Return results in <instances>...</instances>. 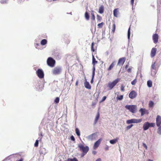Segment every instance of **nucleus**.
Returning a JSON list of instances; mask_svg holds the SVG:
<instances>
[{"instance_id": "f257e3e1", "label": "nucleus", "mask_w": 161, "mask_h": 161, "mask_svg": "<svg viewBox=\"0 0 161 161\" xmlns=\"http://www.w3.org/2000/svg\"><path fill=\"white\" fill-rule=\"evenodd\" d=\"M120 79L117 78L112 82H109L107 85L108 90H111L120 81Z\"/></svg>"}, {"instance_id": "f03ea898", "label": "nucleus", "mask_w": 161, "mask_h": 161, "mask_svg": "<svg viewBox=\"0 0 161 161\" xmlns=\"http://www.w3.org/2000/svg\"><path fill=\"white\" fill-rule=\"evenodd\" d=\"M78 147L79 148L80 150L83 152L84 155L86 154L89 151V147L87 146L85 147L82 144H79Z\"/></svg>"}, {"instance_id": "7ed1b4c3", "label": "nucleus", "mask_w": 161, "mask_h": 161, "mask_svg": "<svg viewBox=\"0 0 161 161\" xmlns=\"http://www.w3.org/2000/svg\"><path fill=\"white\" fill-rule=\"evenodd\" d=\"M125 108L132 113H135L136 110V107L135 105H126Z\"/></svg>"}, {"instance_id": "20e7f679", "label": "nucleus", "mask_w": 161, "mask_h": 161, "mask_svg": "<svg viewBox=\"0 0 161 161\" xmlns=\"http://www.w3.org/2000/svg\"><path fill=\"white\" fill-rule=\"evenodd\" d=\"M142 120V119H133L127 120L126 121V123L128 124L131 123H138L141 122Z\"/></svg>"}, {"instance_id": "39448f33", "label": "nucleus", "mask_w": 161, "mask_h": 161, "mask_svg": "<svg viewBox=\"0 0 161 161\" xmlns=\"http://www.w3.org/2000/svg\"><path fill=\"white\" fill-rule=\"evenodd\" d=\"M47 63L49 66L53 67L55 65V61L51 57H49L47 59Z\"/></svg>"}, {"instance_id": "423d86ee", "label": "nucleus", "mask_w": 161, "mask_h": 161, "mask_svg": "<svg viewBox=\"0 0 161 161\" xmlns=\"http://www.w3.org/2000/svg\"><path fill=\"white\" fill-rule=\"evenodd\" d=\"M36 74L40 78L42 79L44 77V74L42 69H38L36 72Z\"/></svg>"}, {"instance_id": "0eeeda50", "label": "nucleus", "mask_w": 161, "mask_h": 161, "mask_svg": "<svg viewBox=\"0 0 161 161\" xmlns=\"http://www.w3.org/2000/svg\"><path fill=\"white\" fill-rule=\"evenodd\" d=\"M126 59L125 57H122L120 58L118 60L117 65L119 66L123 65L125 62Z\"/></svg>"}, {"instance_id": "6e6552de", "label": "nucleus", "mask_w": 161, "mask_h": 161, "mask_svg": "<svg viewBox=\"0 0 161 161\" xmlns=\"http://www.w3.org/2000/svg\"><path fill=\"white\" fill-rule=\"evenodd\" d=\"M61 69L59 67H56L53 70V74L58 75L60 73Z\"/></svg>"}, {"instance_id": "1a4fd4ad", "label": "nucleus", "mask_w": 161, "mask_h": 161, "mask_svg": "<svg viewBox=\"0 0 161 161\" xmlns=\"http://www.w3.org/2000/svg\"><path fill=\"white\" fill-rule=\"evenodd\" d=\"M137 95V93L134 91H131L129 94V97L132 99L135 98Z\"/></svg>"}, {"instance_id": "9d476101", "label": "nucleus", "mask_w": 161, "mask_h": 161, "mask_svg": "<svg viewBox=\"0 0 161 161\" xmlns=\"http://www.w3.org/2000/svg\"><path fill=\"white\" fill-rule=\"evenodd\" d=\"M97 137V132L93 133L87 137V139L89 140H94Z\"/></svg>"}, {"instance_id": "9b49d317", "label": "nucleus", "mask_w": 161, "mask_h": 161, "mask_svg": "<svg viewBox=\"0 0 161 161\" xmlns=\"http://www.w3.org/2000/svg\"><path fill=\"white\" fill-rule=\"evenodd\" d=\"M156 124L157 126L159 127L161 124V117L160 115H158L156 118Z\"/></svg>"}, {"instance_id": "f8f14e48", "label": "nucleus", "mask_w": 161, "mask_h": 161, "mask_svg": "<svg viewBox=\"0 0 161 161\" xmlns=\"http://www.w3.org/2000/svg\"><path fill=\"white\" fill-rule=\"evenodd\" d=\"M102 140V138H100L95 143L93 146V148L94 149L97 148L98 147Z\"/></svg>"}, {"instance_id": "ddd939ff", "label": "nucleus", "mask_w": 161, "mask_h": 161, "mask_svg": "<svg viewBox=\"0 0 161 161\" xmlns=\"http://www.w3.org/2000/svg\"><path fill=\"white\" fill-rule=\"evenodd\" d=\"M139 112L141 113V116H142L145 114H148L149 112L145 108H141L139 110Z\"/></svg>"}, {"instance_id": "4468645a", "label": "nucleus", "mask_w": 161, "mask_h": 161, "mask_svg": "<svg viewBox=\"0 0 161 161\" xmlns=\"http://www.w3.org/2000/svg\"><path fill=\"white\" fill-rule=\"evenodd\" d=\"M153 42L156 44L158 41V36L157 34H154L153 36Z\"/></svg>"}, {"instance_id": "2eb2a0df", "label": "nucleus", "mask_w": 161, "mask_h": 161, "mask_svg": "<svg viewBox=\"0 0 161 161\" xmlns=\"http://www.w3.org/2000/svg\"><path fill=\"white\" fill-rule=\"evenodd\" d=\"M157 52V49L156 48H153L151 51V56L153 58Z\"/></svg>"}, {"instance_id": "dca6fc26", "label": "nucleus", "mask_w": 161, "mask_h": 161, "mask_svg": "<svg viewBox=\"0 0 161 161\" xmlns=\"http://www.w3.org/2000/svg\"><path fill=\"white\" fill-rule=\"evenodd\" d=\"M149 123L148 122H145L143 125V129L144 130H147L149 127Z\"/></svg>"}, {"instance_id": "f3484780", "label": "nucleus", "mask_w": 161, "mask_h": 161, "mask_svg": "<svg viewBox=\"0 0 161 161\" xmlns=\"http://www.w3.org/2000/svg\"><path fill=\"white\" fill-rule=\"evenodd\" d=\"M116 62L115 61H113L111 64H110V65L109 66V67L108 69V71H109L111 70L113 67L115 65Z\"/></svg>"}, {"instance_id": "a211bd4d", "label": "nucleus", "mask_w": 161, "mask_h": 161, "mask_svg": "<svg viewBox=\"0 0 161 161\" xmlns=\"http://www.w3.org/2000/svg\"><path fill=\"white\" fill-rule=\"evenodd\" d=\"M84 86L87 89H91V86L90 85L89 83L87 81H86L84 83Z\"/></svg>"}, {"instance_id": "6ab92c4d", "label": "nucleus", "mask_w": 161, "mask_h": 161, "mask_svg": "<svg viewBox=\"0 0 161 161\" xmlns=\"http://www.w3.org/2000/svg\"><path fill=\"white\" fill-rule=\"evenodd\" d=\"M151 69L152 70H156V62H155L152 63L151 66Z\"/></svg>"}, {"instance_id": "aec40b11", "label": "nucleus", "mask_w": 161, "mask_h": 161, "mask_svg": "<svg viewBox=\"0 0 161 161\" xmlns=\"http://www.w3.org/2000/svg\"><path fill=\"white\" fill-rule=\"evenodd\" d=\"M100 114L99 112H98L94 120V124H96L97 122V121L99 118Z\"/></svg>"}, {"instance_id": "412c9836", "label": "nucleus", "mask_w": 161, "mask_h": 161, "mask_svg": "<svg viewBox=\"0 0 161 161\" xmlns=\"http://www.w3.org/2000/svg\"><path fill=\"white\" fill-rule=\"evenodd\" d=\"M38 139H39V140H37L35 142L34 144V146L35 147H37L38 146V144H39V141H40L41 142L42 137H41V138L39 137L38 138Z\"/></svg>"}, {"instance_id": "4be33fe9", "label": "nucleus", "mask_w": 161, "mask_h": 161, "mask_svg": "<svg viewBox=\"0 0 161 161\" xmlns=\"http://www.w3.org/2000/svg\"><path fill=\"white\" fill-rule=\"evenodd\" d=\"M104 10V6L103 5H101L99 7L98 12L100 14H102L103 13Z\"/></svg>"}, {"instance_id": "5701e85b", "label": "nucleus", "mask_w": 161, "mask_h": 161, "mask_svg": "<svg viewBox=\"0 0 161 161\" xmlns=\"http://www.w3.org/2000/svg\"><path fill=\"white\" fill-rule=\"evenodd\" d=\"M114 16L115 17H117L118 14V9L117 8L115 9L113 11Z\"/></svg>"}, {"instance_id": "b1692460", "label": "nucleus", "mask_w": 161, "mask_h": 161, "mask_svg": "<svg viewBox=\"0 0 161 161\" xmlns=\"http://www.w3.org/2000/svg\"><path fill=\"white\" fill-rule=\"evenodd\" d=\"M92 64H93L94 66H95V64L97 63V61L96 60L94 56L93 55H92Z\"/></svg>"}, {"instance_id": "393cba45", "label": "nucleus", "mask_w": 161, "mask_h": 161, "mask_svg": "<svg viewBox=\"0 0 161 161\" xmlns=\"http://www.w3.org/2000/svg\"><path fill=\"white\" fill-rule=\"evenodd\" d=\"M91 19L92 21L95 20V16L94 13L93 11H92L91 13Z\"/></svg>"}, {"instance_id": "a878e982", "label": "nucleus", "mask_w": 161, "mask_h": 161, "mask_svg": "<svg viewBox=\"0 0 161 161\" xmlns=\"http://www.w3.org/2000/svg\"><path fill=\"white\" fill-rule=\"evenodd\" d=\"M85 17L86 19L88 20L89 19V16L88 13L87 12H86L85 14Z\"/></svg>"}, {"instance_id": "bb28decb", "label": "nucleus", "mask_w": 161, "mask_h": 161, "mask_svg": "<svg viewBox=\"0 0 161 161\" xmlns=\"http://www.w3.org/2000/svg\"><path fill=\"white\" fill-rule=\"evenodd\" d=\"M118 138L114 139L110 141V143L112 144H114L118 141Z\"/></svg>"}, {"instance_id": "cd10ccee", "label": "nucleus", "mask_w": 161, "mask_h": 161, "mask_svg": "<svg viewBox=\"0 0 161 161\" xmlns=\"http://www.w3.org/2000/svg\"><path fill=\"white\" fill-rule=\"evenodd\" d=\"M47 40L45 39L42 40L41 42V44L42 45H44L47 44Z\"/></svg>"}, {"instance_id": "c85d7f7f", "label": "nucleus", "mask_w": 161, "mask_h": 161, "mask_svg": "<svg viewBox=\"0 0 161 161\" xmlns=\"http://www.w3.org/2000/svg\"><path fill=\"white\" fill-rule=\"evenodd\" d=\"M147 85L149 87H151L152 86V82L151 80H149L147 81Z\"/></svg>"}, {"instance_id": "c756f323", "label": "nucleus", "mask_w": 161, "mask_h": 161, "mask_svg": "<svg viewBox=\"0 0 161 161\" xmlns=\"http://www.w3.org/2000/svg\"><path fill=\"white\" fill-rule=\"evenodd\" d=\"M123 95H121L120 96L118 95L117 96L116 99L117 100H121L123 99Z\"/></svg>"}, {"instance_id": "7c9ffc66", "label": "nucleus", "mask_w": 161, "mask_h": 161, "mask_svg": "<svg viewBox=\"0 0 161 161\" xmlns=\"http://www.w3.org/2000/svg\"><path fill=\"white\" fill-rule=\"evenodd\" d=\"M116 28V25L114 22V23L112 26V32L114 33L115 32Z\"/></svg>"}, {"instance_id": "2f4dec72", "label": "nucleus", "mask_w": 161, "mask_h": 161, "mask_svg": "<svg viewBox=\"0 0 161 161\" xmlns=\"http://www.w3.org/2000/svg\"><path fill=\"white\" fill-rule=\"evenodd\" d=\"M75 132L77 135L78 136H80V133L79 130L77 128L75 129Z\"/></svg>"}, {"instance_id": "473e14b6", "label": "nucleus", "mask_w": 161, "mask_h": 161, "mask_svg": "<svg viewBox=\"0 0 161 161\" xmlns=\"http://www.w3.org/2000/svg\"><path fill=\"white\" fill-rule=\"evenodd\" d=\"M154 105V103L152 101H150L149 103V107H153Z\"/></svg>"}, {"instance_id": "72a5a7b5", "label": "nucleus", "mask_w": 161, "mask_h": 161, "mask_svg": "<svg viewBox=\"0 0 161 161\" xmlns=\"http://www.w3.org/2000/svg\"><path fill=\"white\" fill-rule=\"evenodd\" d=\"M66 161H78L77 159L75 158H68Z\"/></svg>"}, {"instance_id": "f704fd0d", "label": "nucleus", "mask_w": 161, "mask_h": 161, "mask_svg": "<svg viewBox=\"0 0 161 161\" xmlns=\"http://www.w3.org/2000/svg\"><path fill=\"white\" fill-rule=\"evenodd\" d=\"M8 0H1L0 2L2 4H6L8 2Z\"/></svg>"}, {"instance_id": "c9c22d12", "label": "nucleus", "mask_w": 161, "mask_h": 161, "mask_svg": "<svg viewBox=\"0 0 161 161\" xmlns=\"http://www.w3.org/2000/svg\"><path fill=\"white\" fill-rule=\"evenodd\" d=\"M103 24L104 23L103 22L98 24L97 25L98 28H102L103 27Z\"/></svg>"}, {"instance_id": "e433bc0d", "label": "nucleus", "mask_w": 161, "mask_h": 161, "mask_svg": "<svg viewBox=\"0 0 161 161\" xmlns=\"http://www.w3.org/2000/svg\"><path fill=\"white\" fill-rule=\"evenodd\" d=\"M97 20L98 21H100L102 19V17L98 14L97 15Z\"/></svg>"}, {"instance_id": "4c0bfd02", "label": "nucleus", "mask_w": 161, "mask_h": 161, "mask_svg": "<svg viewBox=\"0 0 161 161\" xmlns=\"http://www.w3.org/2000/svg\"><path fill=\"white\" fill-rule=\"evenodd\" d=\"M137 82V80L136 79H135L133 81H132L131 84L132 85H135Z\"/></svg>"}, {"instance_id": "58836bf2", "label": "nucleus", "mask_w": 161, "mask_h": 161, "mask_svg": "<svg viewBox=\"0 0 161 161\" xmlns=\"http://www.w3.org/2000/svg\"><path fill=\"white\" fill-rule=\"evenodd\" d=\"M59 98L58 97H57L54 100V102L56 103H59Z\"/></svg>"}, {"instance_id": "ea45409f", "label": "nucleus", "mask_w": 161, "mask_h": 161, "mask_svg": "<svg viewBox=\"0 0 161 161\" xmlns=\"http://www.w3.org/2000/svg\"><path fill=\"white\" fill-rule=\"evenodd\" d=\"M95 66H93V71L92 73V75H93V77H94L95 75Z\"/></svg>"}, {"instance_id": "a19ab883", "label": "nucleus", "mask_w": 161, "mask_h": 161, "mask_svg": "<svg viewBox=\"0 0 161 161\" xmlns=\"http://www.w3.org/2000/svg\"><path fill=\"white\" fill-rule=\"evenodd\" d=\"M94 45V43L93 42H92V46H91V50L92 52H94L95 51V50L93 48Z\"/></svg>"}, {"instance_id": "79ce46f5", "label": "nucleus", "mask_w": 161, "mask_h": 161, "mask_svg": "<svg viewBox=\"0 0 161 161\" xmlns=\"http://www.w3.org/2000/svg\"><path fill=\"white\" fill-rule=\"evenodd\" d=\"M158 133L160 134H161V127L160 126L158 127Z\"/></svg>"}, {"instance_id": "37998d69", "label": "nucleus", "mask_w": 161, "mask_h": 161, "mask_svg": "<svg viewBox=\"0 0 161 161\" xmlns=\"http://www.w3.org/2000/svg\"><path fill=\"white\" fill-rule=\"evenodd\" d=\"M133 125L131 124L130 125L127 126L126 128V130H128L129 129H130L133 126Z\"/></svg>"}, {"instance_id": "c03bdc74", "label": "nucleus", "mask_w": 161, "mask_h": 161, "mask_svg": "<svg viewBox=\"0 0 161 161\" xmlns=\"http://www.w3.org/2000/svg\"><path fill=\"white\" fill-rule=\"evenodd\" d=\"M149 127H154L155 126V124L154 123H149Z\"/></svg>"}, {"instance_id": "a18cd8bd", "label": "nucleus", "mask_w": 161, "mask_h": 161, "mask_svg": "<svg viewBox=\"0 0 161 161\" xmlns=\"http://www.w3.org/2000/svg\"><path fill=\"white\" fill-rule=\"evenodd\" d=\"M130 27L129 29V30L128 31V39L130 38Z\"/></svg>"}, {"instance_id": "49530a36", "label": "nucleus", "mask_w": 161, "mask_h": 161, "mask_svg": "<svg viewBox=\"0 0 161 161\" xmlns=\"http://www.w3.org/2000/svg\"><path fill=\"white\" fill-rule=\"evenodd\" d=\"M121 90L122 92L125 91V86L123 85H122L121 86Z\"/></svg>"}, {"instance_id": "de8ad7c7", "label": "nucleus", "mask_w": 161, "mask_h": 161, "mask_svg": "<svg viewBox=\"0 0 161 161\" xmlns=\"http://www.w3.org/2000/svg\"><path fill=\"white\" fill-rule=\"evenodd\" d=\"M132 69V67H130L129 69H127V71L128 73H130L131 72V69Z\"/></svg>"}, {"instance_id": "09e8293b", "label": "nucleus", "mask_w": 161, "mask_h": 161, "mask_svg": "<svg viewBox=\"0 0 161 161\" xmlns=\"http://www.w3.org/2000/svg\"><path fill=\"white\" fill-rule=\"evenodd\" d=\"M142 146H143L144 147H145V149H147V146L146 145V144H145V143H143V144H142Z\"/></svg>"}, {"instance_id": "8fccbe9b", "label": "nucleus", "mask_w": 161, "mask_h": 161, "mask_svg": "<svg viewBox=\"0 0 161 161\" xmlns=\"http://www.w3.org/2000/svg\"><path fill=\"white\" fill-rule=\"evenodd\" d=\"M70 138H71V140H72V141H74V142L75 141V138L74 136H73L72 135L71 136Z\"/></svg>"}, {"instance_id": "3c124183", "label": "nucleus", "mask_w": 161, "mask_h": 161, "mask_svg": "<svg viewBox=\"0 0 161 161\" xmlns=\"http://www.w3.org/2000/svg\"><path fill=\"white\" fill-rule=\"evenodd\" d=\"M106 98H107V97L106 96H104L103 97V98H102V99L101 100V102H102L106 100Z\"/></svg>"}, {"instance_id": "603ef678", "label": "nucleus", "mask_w": 161, "mask_h": 161, "mask_svg": "<svg viewBox=\"0 0 161 161\" xmlns=\"http://www.w3.org/2000/svg\"><path fill=\"white\" fill-rule=\"evenodd\" d=\"M134 2V0H131L130 3L132 5H133Z\"/></svg>"}, {"instance_id": "864d4df0", "label": "nucleus", "mask_w": 161, "mask_h": 161, "mask_svg": "<svg viewBox=\"0 0 161 161\" xmlns=\"http://www.w3.org/2000/svg\"><path fill=\"white\" fill-rule=\"evenodd\" d=\"M96 161H101V159L100 158H98Z\"/></svg>"}, {"instance_id": "5fc2aeb1", "label": "nucleus", "mask_w": 161, "mask_h": 161, "mask_svg": "<svg viewBox=\"0 0 161 161\" xmlns=\"http://www.w3.org/2000/svg\"><path fill=\"white\" fill-rule=\"evenodd\" d=\"M96 161H101V159L100 158H98Z\"/></svg>"}, {"instance_id": "6e6d98bb", "label": "nucleus", "mask_w": 161, "mask_h": 161, "mask_svg": "<svg viewBox=\"0 0 161 161\" xmlns=\"http://www.w3.org/2000/svg\"><path fill=\"white\" fill-rule=\"evenodd\" d=\"M94 77H93V75H92V79L91 80V82L92 83L93 81V79Z\"/></svg>"}, {"instance_id": "4d7b16f0", "label": "nucleus", "mask_w": 161, "mask_h": 161, "mask_svg": "<svg viewBox=\"0 0 161 161\" xmlns=\"http://www.w3.org/2000/svg\"><path fill=\"white\" fill-rule=\"evenodd\" d=\"M129 66V65L128 64H127L125 67V69H127V68Z\"/></svg>"}, {"instance_id": "13d9d810", "label": "nucleus", "mask_w": 161, "mask_h": 161, "mask_svg": "<svg viewBox=\"0 0 161 161\" xmlns=\"http://www.w3.org/2000/svg\"><path fill=\"white\" fill-rule=\"evenodd\" d=\"M78 81H77L76 82V83H75V85L76 86H77L78 85Z\"/></svg>"}, {"instance_id": "bf43d9fd", "label": "nucleus", "mask_w": 161, "mask_h": 161, "mask_svg": "<svg viewBox=\"0 0 161 161\" xmlns=\"http://www.w3.org/2000/svg\"><path fill=\"white\" fill-rule=\"evenodd\" d=\"M40 135H41V137L42 138L43 136V135H42V133H41Z\"/></svg>"}, {"instance_id": "052dcab7", "label": "nucleus", "mask_w": 161, "mask_h": 161, "mask_svg": "<svg viewBox=\"0 0 161 161\" xmlns=\"http://www.w3.org/2000/svg\"><path fill=\"white\" fill-rule=\"evenodd\" d=\"M93 153L94 154H96V151H93Z\"/></svg>"}, {"instance_id": "680f3d73", "label": "nucleus", "mask_w": 161, "mask_h": 161, "mask_svg": "<svg viewBox=\"0 0 161 161\" xmlns=\"http://www.w3.org/2000/svg\"><path fill=\"white\" fill-rule=\"evenodd\" d=\"M105 149H106V150H108V147H106V148Z\"/></svg>"}, {"instance_id": "e2e57ef3", "label": "nucleus", "mask_w": 161, "mask_h": 161, "mask_svg": "<svg viewBox=\"0 0 161 161\" xmlns=\"http://www.w3.org/2000/svg\"><path fill=\"white\" fill-rule=\"evenodd\" d=\"M148 161H153V160L151 159H148Z\"/></svg>"}]
</instances>
